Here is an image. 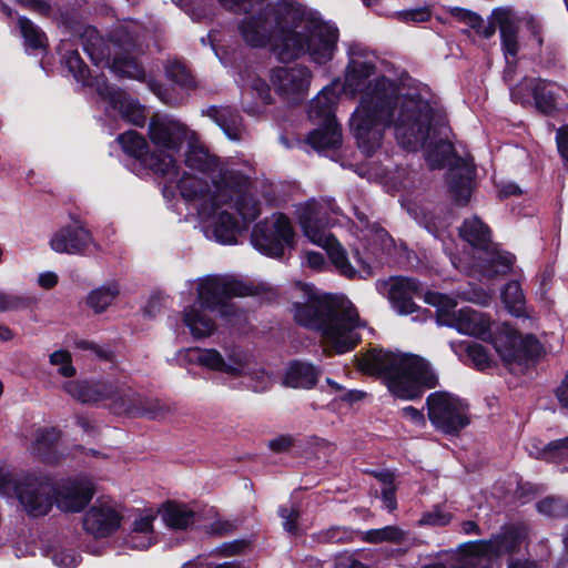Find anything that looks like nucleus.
<instances>
[{"instance_id":"obj_1","label":"nucleus","mask_w":568,"mask_h":568,"mask_svg":"<svg viewBox=\"0 0 568 568\" xmlns=\"http://www.w3.org/2000/svg\"><path fill=\"white\" fill-rule=\"evenodd\" d=\"M347 57L343 84L333 81L311 101L308 118L318 128L306 142L316 151L337 148L342 134L334 108L342 91L351 98L359 94L349 128L362 152L372 155L382 145L386 129H393L398 144L408 151L423 150L432 169L450 168V190L459 204H466L471 195L474 165L456 156L446 113L429 88L412 78L395 82L377 77L378 57L361 43L349 44Z\"/></svg>"},{"instance_id":"obj_2","label":"nucleus","mask_w":568,"mask_h":568,"mask_svg":"<svg viewBox=\"0 0 568 568\" xmlns=\"http://www.w3.org/2000/svg\"><path fill=\"white\" fill-rule=\"evenodd\" d=\"M186 143L185 165L192 172L166 180L176 182L181 196L194 206L206 239L234 244L241 226L230 209L234 206L245 223L262 213L254 169L247 162L222 163L199 142L196 133Z\"/></svg>"},{"instance_id":"obj_3","label":"nucleus","mask_w":568,"mask_h":568,"mask_svg":"<svg viewBox=\"0 0 568 568\" xmlns=\"http://www.w3.org/2000/svg\"><path fill=\"white\" fill-rule=\"evenodd\" d=\"M237 30L247 45L270 47L281 62L307 57L311 62L325 65L338 50L336 24L297 0L261 1L244 12Z\"/></svg>"},{"instance_id":"obj_4","label":"nucleus","mask_w":568,"mask_h":568,"mask_svg":"<svg viewBox=\"0 0 568 568\" xmlns=\"http://www.w3.org/2000/svg\"><path fill=\"white\" fill-rule=\"evenodd\" d=\"M252 294V286L230 275H206L185 283L181 291V322L199 341L211 337L217 329L214 315L236 325L244 314L229 300Z\"/></svg>"},{"instance_id":"obj_5","label":"nucleus","mask_w":568,"mask_h":568,"mask_svg":"<svg viewBox=\"0 0 568 568\" xmlns=\"http://www.w3.org/2000/svg\"><path fill=\"white\" fill-rule=\"evenodd\" d=\"M305 302L294 304L297 324L320 333L324 345L337 354L355 347L364 327L356 308L343 296H332L312 286L303 288Z\"/></svg>"},{"instance_id":"obj_6","label":"nucleus","mask_w":568,"mask_h":568,"mask_svg":"<svg viewBox=\"0 0 568 568\" xmlns=\"http://www.w3.org/2000/svg\"><path fill=\"white\" fill-rule=\"evenodd\" d=\"M140 27L134 22L120 24L105 40L99 32L89 28L83 34V49L95 65L108 67L120 77L146 82L149 89L164 103L171 100L163 87L153 78H146L138 62V57L144 52L139 40Z\"/></svg>"},{"instance_id":"obj_7","label":"nucleus","mask_w":568,"mask_h":568,"mask_svg":"<svg viewBox=\"0 0 568 568\" xmlns=\"http://www.w3.org/2000/svg\"><path fill=\"white\" fill-rule=\"evenodd\" d=\"M358 368L382 378L395 397L405 400L419 397L438 383L430 364L412 353L373 349L358 359Z\"/></svg>"},{"instance_id":"obj_8","label":"nucleus","mask_w":568,"mask_h":568,"mask_svg":"<svg viewBox=\"0 0 568 568\" xmlns=\"http://www.w3.org/2000/svg\"><path fill=\"white\" fill-rule=\"evenodd\" d=\"M425 302L437 308V324L455 328L458 333L490 342L503 361L516 358L518 349L514 329L496 323L488 315L470 307L458 311L456 298L438 292H426Z\"/></svg>"},{"instance_id":"obj_9","label":"nucleus","mask_w":568,"mask_h":568,"mask_svg":"<svg viewBox=\"0 0 568 568\" xmlns=\"http://www.w3.org/2000/svg\"><path fill=\"white\" fill-rule=\"evenodd\" d=\"M339 214V207L331 199H311L295 206V217L304 236L326 251L339 274L348 278L363 276V273L368 275L371 265L361 257L358 250L354 254L355 266L349 262L345 248L328 232V229L337 222L336 216Z\"/></svg>"},{"instance_id":"obj_10","label":"nucleus","mask_w":568,"mask_h":568,"mask_svg":"<svg viewBox=\"0 0 568 568\" xmlns=\"http://www.w3.org/2000/svg\"><path fill=\"white\" fill-rule=\"evenodd\" d=\"M460 237L471 247V256L458 257L450 252V262L455 268L464 272H474L487 278L506 274L514 264V256L501 251L491 241L490 229L478 217L473 216L464 221L459 227Z\"/></svg>"},{"instance_id":"obj_11","label":"nucleus","mask_w":568,"mask_h":568,"mask_svg":"<svg viewBox=\"0 0 568 568\" xmlns=\"http://www.w3.org/2000/svg\"><path fill=\"white\" fill-rule=\"evenodd\" d=\"M178 359L230 377H245L251 381V387L255 392L265 390L271 384V376L240 346L223 347L222 351L212 347L187 348L179 352Z\"/></svg>"},{"instance_id":"obj_12","label":"nucleus","mask_w":568,"mask_h":568,"mask_svg":"<svg viewBox=\"0 0 568 568\" xmlns=\"http://www.w3.org/2000/svg\"><path fill=\"white\" fill-rule=\"evenodd\" d=\"M491 23L497 26L500 32L501 49L507 62L504 79L510 81L514 73L513 62L540 53L544 42L542 24L538 19L530 17L526 20L524 29L519 30L518 17L508 7L495 9L491 12Z\"/></svg>"},{"instance_id":"obj_13","label":"nucleus","mask_w":568,"mask_h":568,"mask_svg":"<svg viewBox=\"0 0 568 568\" xmlns=\"http://www.w3.org/2000/svg\"><path fill=\"white\" fill-rule=\"evenodd\" d=\"M64 390L74 399L87 404L103 403L114 414L143 415L146 412L141 396L130 388H119L110 379L71 381Z\"/></svg>"},{"instance_id":"obj_14","label":"nucleus","mask_w":568,"mask_h":568,"mask_svg":"<svg viewBox=\"0 0 568 568\" xmlns=\"http://www.w3.org/2000/svg\"><path fill=\"white\" fill-rule=\"evenodd\" d=\"M64 63L78 82L95 88L98 94L108 101V113L118 112L123 120L136 126H142L145 123L144 108L124 92L110 87L104 78L97 77L92 79L77 51L68 52L64 55Z\"/></svg>"},{"instance_id":"obj_15","label":"nucleus","mask_w":568,"mask_h":568,"mask_svg":"<svg viewBox=\"0 0 568 568\" xmlns=\"http://www.w3.org/2000/svg\"><path fill=\"white\" fill-rule=\"evenodd\" d=\"M94 491V483L88 476H79L58 485L48 478L38 480V516L48 514L53 503L64 513L81 511L90 503Z\"/></svg>"},{"instance_id":"obj_16","label":"nucleus","mask_w":568,"mask_h":568,"mask_svg":"<svg viewBox=\"0 0 568 568\" xmlns=\"http://www.w3.org/2000/svg\"><path fill=\"white\" fill-rule=\"evenodd\" d=\"M193 131L189 130L182 122L170 116L156 114L151 118L149 124V136L156 150L153 153L160 155V159L172 160L165 179H175L178 176L176 154L181 146L191 138H194Z\"/></svg>"},{"instance_id":"obj_17","label":"nucleus","mask_w":568,"mask_h":568,"mask_svg":"<svg viewBox=\"0 0 568 568\" xmlns=\"http://www.w3.org/2000/svg\"><path fill=\"white\" fill-rule=\"evenodd\" d=\"M295 232L290 219L283 213H274L257 223L252 232L253 246L264 255L282 256L293 247Z\"/></svg>"},{"instance_id":"obj_18","label":"nucleus","mask_w":568,"mask_h":568,"mask_svg":"<svg viewBox=\"0 0 568 568\" xmlns=\"http://www.w3.org/2000/svg\"><path fill=\"white\" fill-rule=\"evenodd\" d=\"M426 405L430 423L445 434L456 435L469 424L467 404L450 393L434 392Z\"/></svg>"},{"instance_id":"obj_19","label":"nucleus","mask_w":568,"mask_h":568,"mask_svg":"<svg viewBox=\"0 0 568 568\" xmlns=\"http://www.w3.org/2000/svg\"><path fill=\"white\" fill-rule=\"evenodd\" d=\"M567 91L559 85L547 83L535 78H525L520 83L510 89L513 101L520 104L535 103L542 113L565 106Z\"/></svg>"},{"instance_id":"obj_20","label":"nucleus","mask_w":568,"mask_h":568,"mask_svg":"<svg viewBox=\"0 0 568 568\" xmlns=\"http://www.w3.org/2000/svg\"><path fill=\"white\" fill-rule=\"evenodd\" d=\"M312 78L310 68L302 64L277 67L270 73L275 92L287 103H298L307 95Z\"/></svg>"},{"instance_id":"obj_21","label":"nucleus","mask_w":568,"mask_h":568,"mask_svg":"<svg viewBox=\"0 0 568 568\" xmlns=\"http://www.w3.org/2000/svg\"><path fill=\"white\" fill-rule=\"evenodd\" d=\"M377 288L385 294L393 308L400 315H413L414 320H424L420 308L413 302L415 296L422 293L420 284L410 277H392L388 281L378 282Z\"/></svg>"},{"instance_id":"obj_22","label":"nucleus","mask_w":568,"mask_h":568,"mask_svg":"<svg viewBox=\"0 0 568 568\" xmlns=\"http://www.w3.org/2000/svg\"><path fill=\"white\" fill-rule=\"evenodd\" d=\"M526 537L525 528L521 526H505L497 534L487 540L467 542L468 549H476L488 561L509 555L519 548Z\"/></svg>"},{"instance_id":"obj_23","label":"nucleus","mask_w":568,"mask_h":568,"mask_svg":"<svg viewBox=\"0 0 568 568\" xmlns=\"http://www.w3.org/2000/svg\"><path fill=\"white\" fill-rule=\"evenodd\" d=\"M120 507L110 500H98L83 518L84 530L94 538H105L116 531L121 525Z\"/></svg>"},{"instance_id":"obj_24","label":"nucleus","mask_w":568,"mask_h":568,"mask_svg":"<svg viewBox=\"0 0 568 568\" xmlns=\"http://www.w3.org/2000/svg\"><path fill=\"white\" fill-rule=\"evenodd\" d=\"M123 152L138 160L141 165L150 169L156 174L166 175L172 160L160 159L156 153H150L145 139L135 131H128L116 139Z\"/></svg>"},{"instance_id":"obj_25","label":"nucleus","mask_w":568,"mask_h":568,"mask_svg":"<svg viewBox=\"0 0 568 568\" xmlns=\"http://www.w3.org/2000/svg\"><path fill=\"white\" fill-rule=\"evenodd\" d=\"M91 242V233L77 222L53 233L50 247L57 253L79 254L84 252Z\"/></svg>"},{"instance_id":"obj_26","label":"nucleus","mask_w":568,"mask_h":568,"mask_svg":"<svg viewBox=\"0 0 568 568\" xmlns=\"http://www.w3.org/2000/svg\"><path fill=\"white\" fill-rule=\"evenodd\" d=\"M36 478L33 475H22L10 478L0 475V494L7 497H16L20 506L30 515L36 511Z\"/></svg>"},{"instance_id":"obj_27","label":"nucleus","mask_w":568,"mask_h":568,"mask_svg":"<svg viewBox=\"0 0 568 568\" xmlns=\"http://www.w3.org/2000/svg\"><path fill=\"white\" fill-rule=\"evenodd\" d=\"M165 527L175 531H186L199 521V513L194 506L178 501H168L159 509Z\"/></svg>"},{"instance_id":"obj_28","label":"nucleus","mask_w":568,"mask_h":568,"mask_svg":"<svg viewBox=\"0 0 568 568\" xmlns=\"http://www.w3.org/2000/svg\"><path fill=\"white\" fill-rule=\"evenodd\" d=\"M155 515L149 510L139 511L132 524L129 534L124 538V544L136 550L148 549L155 541L153 521Z\"/></svg>"},{"instance_id":"obj_29","label":"nucleus","mask_w":568,"mask_h":568,"mask_svg":"<svg viewBox=\"0 0 568 568\" xmlns=\"http://www.w3.org/2000/svg\"><path fill=\"white\" fill-rule=\"evenodd\" d=\"M211 118L232 141H239L244 134V126L241 115L231 106H210L203 111Z\"/></svg>"},{"instance_id":"obj_30","label":"nucleus","mask_w":568,"mask_h":568,"mask_svg":"<svg viewBox=\"0 0 568 568\" xmlns=\"http://www.w3.org/2000/svg\"><path fill=\"white\" fill-rule=\"evenodd\" d=\"M320 376V371L312 364L295 361L286 369L284 383L293 388H311Z\"/></svg>"},{"instance_id":"obj_31","label":"nucleus","mask_w":568,"mask_h":568,"mask_svg":"<svg viewBox=\"0 0 568 568\" xmlns=\"http://www.w3.org/2000/svg\"><path fill=\"white\" fill-rule=\"evenodd\" d=\"M120 294V285L116 281H109L103 285L92 290L87 296V305L95 314H101L112 305Z\"/></svg>"},{"instance_id":"obj_32","label":"nucleus","mask_w":568,"mask_h":568,"mask_svg":"<svg viewBox=\"0 0 568 568\" xmlns=\"http://www.w3.org/2000/svg\"><path fill=\"white\" fill-rule=\"evenodd\" d=\"M501 300L508 312L515 316H520L525 312V295L517 281L506 284L501 292Z\"/></svg>"},{"instance_id":"obj_33","label":"nucleus","mask_w":568,"mask_h":568,"mask_svg":"<svg viewBox=\"0 0 568 568\" xmlns=\"http://www.w3.org/2000/svg\"><path fill=\"white\" fill-rule=\"evenodd\" d=\"M166 78L183 89H192L195 81L187 68L179 60H169L165 64Z\"/></svg>"},{"instance_id":"obj_34","label":"nucleus","mask_w":568,"mask_h":568,"mask_svg":"<svg viewBox=\"0 0 568 568\" xmlns=\"http://www.w3.org/2000/svg\"><path fill=\"white\" fill-rule=\"evenodd\" d=\"M405 531L397 526H386L378 529H371L364 532L363 540L372 544L400 542L405 539Z\"/></svg>"},{"instance_id":"obj_35","label":"nucleus","mask_w":568,"mask_h":568,"mask_svg":"<svg viewBox=\"0 0 568 568\" xmlns=\"http://www.w3.org/2000/svg\"><path fill=\"white\" fill-rule=\"evenodd\" d=\"M31 297L0 288V312H19L30 307Z\"/></svg>"},{"instance_id":"obj_36","label":"nucleus","mask_w":568,"mask_h":568,"mask_svg":"<svg viewBox=\"0 0 568 568\" xmlns=\"http://www.w3.org/2000/svg\"><path fill=\"white\" fill-rule=\"evenodd\" d=\"M537 458H544L549 463H561L568 459V436L547 444Z\"/></svg>"},{"instance_id":"obj_37","label":"nucleus","mask_w":568,"mask_h":568,"mask_svg":"<svg viewBox=\"0 0 568 568\" xmlns=\"http://www.w3.org/2000/svg\"><path fill=\"white\" fill-rule=\"evenodd\" d=\"M488 562L476 549H468L466 542L459 547V557L453 568H490Z\"/></svg>"},{"instance_id":"obj_38","label":"nucleus","mask_w":568,"mask_h":568,"mask_svg":"<svg viewBox=\"0 0 568 568\" xmlns=\"http://www.w3.org/2000/svg\"><path fill=\"white\" fill-rule=\"evenodd\" d=\"M369 246L366 248L368 254L379 258L381 253L389 251L393 246V240L384 229L373 226L369 231Z\"/></svg>"},{"instance_id":"obj_39","label":"nucleus","mask_w":568,"mask_h":568,"mask_svg":"<svg viewBox=\"0 0 568 568\" xmlns=\"http://www.w3.org/2000/svg\"><path fill=\"white\" fill-rule=\"evenodd\" d=\"M514 335L517 339L516 348L518 349L516 358L511 361H504L507 364L521 361L523 357H536L541 352V346L536 337L531 335H527L525 337H521L517 335V333L514 331Z\"/></svg>"},{"instance_id":"obj_40","label":"nucleus","mask_w":568,"mask_h":568,"mask_svg":"<svg viewBox=\"0 0 568 568\" xmlns=\"http://www.w3.org/2000/svg\"><path fill=\"white\" fill-rule=\"evenodd\" d=\"M538 513L548 517L568 516V503L560 497L549 496L536 505Z\"/></svg>"},{"instance_id":"obj_41","label":"nucleus","mask_w":568,"mask_h":568,"mask_svg":"<svg viewBox=\"0 0 568 568\" xmlns=\"http://www.w3.org/2000/svg\"><path fill=\"white\" fill-rule=\"evenodd\" d=\"M51 552L52 562L60 568H75L81 561L80 555L73 550H51L48 548L43 549V554L45 556H49Z\"/></svg>"},{"instance_id":"obj_42","label":"nucleus","mask_w":568,"mask_h":568,"mask_svg":"<svg viewBox=\"0 0 568 568\" xmlns=\"http://www.w3.org/2000/svg\"><path fill=\"white\" fill-rule=\"evenodd\" d=\"M17 23L19 34L23 39L26 53L32 54L36 50V27L33 22L26 17H19Z\"/></svg>"},{"instance_id":"obj_43","label":"nucleus","mask_w":568,"mask_h":568,"mask_svg":"<svg viewBox=\"0 0 568 568\" xmlns=\"http://www.w3.org/2000/svg\"><path fill=\"white\" fill-rule=\"evenodd\" d=\"M466 351L468 359L477 369L485 371L490 367L491 358L483 345L471 343Z\"/></svg>"},{"instance_id":"obj_44","label":"nucleus","mask_w":568,"mask_h":568,"mask_svg":"<svg viewBox=\"0 0 568 568\" xmlns=\"http://www.w3.org/2000/svg\"><path fill=\"white\" fill-rule=\"evenodd\" d=\"M383 483L382 497L384 507L389 511L396 508L395 488L393 486V475L390 473H379L376 475Z\"/></svg>"},{"instance_id":"obj_45","label":"nucleus","mask_w":568,"mask_h":568,"mask_svg":"<svg viewBox=\"0 0 568 568\" xmlns=\"http://www.w3.org/2000/svg\"><path fill=\"white\" fill-rule=\"evenodd\" d=\"M452 515L443 510V508L436 506L432 510L423 514L418 524L420 526H446L450 523Z\"/></svg>"},{"instance_id":"obj_46","label":"nucleus","mask_w":568,"mask_h":568,"mask_svg":"<svg viewBox=\"0 0 568 568\" xmlns=\"http://www.w3.org/2000/svg\"><path fill=\"white\" fill-rule=\"evenodd\" d=\"M278 515L282 518L283 528L290 534L298 532L297 520L300 511L295 506H282L278 509Z\"/></svg>"},{"instance_id":"obj_47","label":"nucleus","mask_w":568,"mask_h":568,"mask_svg":"<svg viewBox=\"0 0 568 568\" xmlns=\"http://www.w3.org/2000/svg\"><path fill=\"white\" fill-rule=\"evenodd\" d=\"M50 362L53 365L59 366L58 371L61 375L65 377H70L74 374V368L71 365V359L69 353L64 351H58L50 355Z\"/></svg>"},{"instance_id":"obj_48","label":"nucleus","mask_w":568,"mask_h":568,"mask_svg":"<svg viewBox=\"0 0 568 568\" xmlns=\"http://www.w3.org/2000/svg\"><path fill=\"white\" fill-rule=\"evenodd\" d=\"M59 438L58 432L54 429L42 432L40 435L38 434V459H42L43 462H51L52 458L47 456L44 452H42L44 446H51Z\"/></svg>"},{"instance_id":"obj_49","label":"nucleus","mask_w":568,"mask_h":568,"mask_svg":"<svg viewBox=\"0 0 568 568\" xmlns=\"http://www.w3.org/2000/svg\"><path fill=\"white\" fill-rule=\"evenodd\" d=\"M251 89L255 92L260 103L264 106L271 103V93L268 84L262 79H253Z\"/></svg>"},{"instance_id":"obj_50","label":"nucleus","mask_w":568,"mask_h":568,"mask_svg":"<svg viewBox=\"0 0 568 568\" xmlns=\"http://www.w3.org/2000/svg\"><path fill=\"white\" fill-rule=\"evenodd\" d=\"M556 142L562 160L568 164V125H565L557 131Z\"/></svg>"},{"instance_id":"obj_51","label":"nucleus","mask_w":568,"mask_h":568,"mask_svg":"<svg viewBox=\"0 0 568 568\" xmlns=\"http://www.w3.org/2000/svg\"><path fill=\"white\" fill-rule=\"evenodd\" d=\"M402 415L404 418L413 423L414 425L422 427L425 425V417L422 410L413 407L406 406L402 409Z\"/></svg>"},{"instance_id":"obj_52","label":"nucleus","mask_w":568,"mask_h":568,"mask_svg":"<svg viewBox=\"0 0 568 568\" xmlns=\"http://www.w3.org/2000/svg\"><path fill=\"white\" fill-rule=\"evenodd\" d=\"M406 22H425L429 19V12L426 9L408 10L400 14Z\"/></svg>"},{"instance_id":"obj_53","label":"nucleus","mask_w":568,"mask_h":568,"mask_svg":"<svg viewBox=\"0 0 568 568\" xmlns=\"http://www.w3.org/2000/svg\"><path fill=\"white\" fill-rule=\"evenodd\" d=\"M464 298L478 305H487L491 300V293L484 290H474L466 294Z\"/></svg>"},{"instance_id":"obj_54","label":"nucleus","mask_w":568,"mask_h":568,"mask_svg":"<svg viewBox=\"0 0 568 568\" xmlns=\"http://www.w3.org/2000/svg\"><path fill=\"white\" fill-rule=\"evenodd\" d=\"M352 538V532L339 527H334L326 532V539L332 542H341Z\"/></svg>"},{"instance_id":"obj_55","label":"nucleus","mask_w":568,"mask_h":568,"mask_svg":"<svg viewBox=\"0 0 568 568\" xmlns=\"http://www.w3.org/2000/svg\"><path fill=\"white\" fill-rule=\"evenodd\" d=\"M291 446L292 439L288 436H281L268 443V447L275 453L286 452Z\"/></svg>"},{"instance_id":"obj_56","label":"nucleus","mask_w":568,"mask_h":568,"mask_svg":"<svg viewBox=\"0 0 568 568\" xmlns=\"http://www.w3.org/2000/svg\"><path fill=\"white\" fill-rule=\"evenodd\" d=\"M304 257L306 264L314 270H320L325 263L323 254L318 252H306Z\"/></svg>"},{"instance_id":"obj_57","label":"nucleus","mask_w":568,"mask_h":568,"mask_svg":"<svg viewBox=\"0 0 568 568\" xmlns=\"http://www.w3.org/2000/svg\"><path fill=\"white\" fill-rule=\"evenodd\" d=\"M178 7L182 8L193 20L204 18L203 13L196 12L192 7L194 0H172Z\"/></svg>"},{"instance_id":"obj_58","label":"nucleus","mask_w":568,"mask_h":568,"mask_svg":"<svg viewBox=\"0 0 568 568\" xmlns=\"http://www.w3.org/2000/svg\"><path fill=\"white\" fill-rule=\"evenodd\" d=\"M58 283V275L53 272H45L38 276V285L43 288H52Z\"/></svg>"},{"instance_id":"obj_59","label":"nucleus","mask_w":568,"mask_h":568,"mask_svg":"<svg viewBox=\"0 0 568 568\" xmlns=\"http://www.w3.org/2000/svg\"><path fill=\"white\" fill-rule=\"evenodd\" d=\"M556 396L564 407H568V375L561 382L556 390Z\"/></svg>"},{"instance_id":"obj_60","label":"nucleus","mask_w":568,"mask_h":568,"mask_svg":"<svg viewBox=\"0 0 568 568\" xmlns=\"http://www.w3.org/2000/svg\"><path fill=\"white\" fill-rule=\"evenodd\" d=\"M507 568H538V565L534 560L529 559H509Z\"/></svg>"},{"instance_id":"obj_61","label":"nucleus","mask_w":568,"mask_h":568,"mask_svg":"<svg viewBox=\"0 0 568 568\" xmlns=\"http://www.w3.org/2000/svg\"><path fill=\"white\" fill-rule=\"evenodd\" d=\"M78 347L85 349V351H90L100 357H102L104 355V352L97 344L89 342V341H80L78 343Z\"/></svg>"},{"instance_id":"obj_62","label":"nucleus","mask_w":568,"mask_h":568,"mask_svg":"<svg viewBox=\"0 0 568 568\" xmlns=\"http://www.w3.org/2000/svg\"><path fill=\"white\" fill-rule=\"evenodd\" d=\"M462 531L465 535H470V534L479 535L480 528L475 521L467 520L462 524Z\"/></svg>"},{"instance_id":"obj_63","label":"nucleus","mask_w":568,"mask_h":568,"mask_svg":"<svg viewBox=\"0 0 568 568\" xmlns=\"http://www.w3.org/2000/svg\"><path fill=\"white\" fill-rule=\"evenodd\" d=\"M362 565L357 561L339 560L335 568H359Z\"/></svg>"},{"instance_id":"obj_64","label":"nucleus","mask_w":568,"mask_h":568,"mask_svg":"<svg viewBox=\"0 0 568 568\" xmlns=\"http://www.w3.org/2000/svg\"><path fill=\"white\" fill-rule=\"evenodd\" d=\"M12 338V332L8 326L0 325V339L7 342Z\"/></svg>"}]
</instances>
